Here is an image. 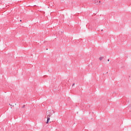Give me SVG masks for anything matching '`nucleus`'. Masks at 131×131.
<instances>
[{"mask_svg": "<svg viewBox=\"0 0 131 131\" xmlns=\"http://www.w3.org/2000/svg\"><path fill=\"white\" fill-rule=\"evenodd\" d=\"M50 120V115H48L47 116V121L46 122L47 124L49 123V120Z\"/></svg>", "mask_w": 131, "mask_h": 131, "instance_id": "nucleus-1", "label": "nucleus"}, {"mask_svg": "<svg viewBox=\"0 0 131 131\" xmlns=\"http://www.w3.org/2000/svg\"><path fill=\"white\" fill-rule=\"evenodd\" d=\"M104 59V57L103 56H101L99 57V60L100 61H102V60Z\"/></svg>", "mask_w": 131, "mask_h": 131, "instance_id": "nucleus-2", "label": "nucleus"}, {"mask_svg": "<svg viewBox=\"0 0 131 131\" xmlns=\"http://www.w3.org/2000/svg\"><path fill=\"white\" fill-rule=\"evenodd\" d=\"M75 85V83H73V84H72V86H74Z\"/></svg>", "mask_w": 131, "mask_h": 131, "instance_id": "nucleus-3", "label": "nucleus"}, {"mask_svg": "<svg viewBox=\"0 0 131 131\" xmlns=\"http://www.w3.org/2000/svg\"><path fill=\"white\" fill-rule=\"evenodd\" d=\"M108 61H110V59H108V60H107Z\"/></svg>", "mask_w": 131, "mask_h": 131, "instance_id": "nucleus-4", "label": "nucleus"}, {"mask_svg": "<svg viewBox=\"0 0 131 131\" xmlns=\"http://www.w3.org/2000/svg\"><path fill=\"white\" fill-rule=\"evenodd\" d=\"M100 3V1H99V3Z\"/></svg>", "mask_w": 131, "mask_h": 131, "instance_id": "nucleus-5", "label": "nucleus"}]
</instances>
